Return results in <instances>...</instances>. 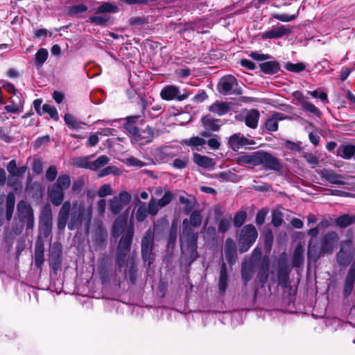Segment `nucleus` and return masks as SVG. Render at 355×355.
Wrapping results in <instances>:
<instances>
[{"mask_svg": "<svg viewBox=\"0 0 355 355\" xmlns=\"http://www.w3.org/2000/svg\"><path fill=\"white\" fill-rule=\"evenodd\" d=\"M48 195L51 202L54 206H60L61 208L58 214L57 227L60 230H64L67 224L68 229L74 230L81 225L86 212L85 206L81 202L70 200L64 202L65 192L53 186L48 190Z\"/></svg>", "mask_w": 355, "mask_h": 355, "instance_id": "f257e3e1", "label": "nucleus"}, {"mask_svg": "<svg viewBox=\"0 0 355 355\" xmlns=\"http://www.w3.org/2000/svg\"><path fill=\"white\" fill-rule=\"evenodd\" d=\"M339 239L338 234L331 230L321 237L320 245L315 239L309 240L307 249L309 261L316 262L321 257L333 254Z\"/></svg>", "mask_w": 355, "mask_h": 355, "instance_id": "f03ea898", "label": "nucleus"}, {"mask_svg": "<svg viewBox=\"0 0 355 355\" xmlns=\"http://www.w3.org/2000/svg\"><path fill=\"white\" fill-rule=\"evenodd\" d=\"M24 227H26V234L33 232L35 227V216L31 205L27 201L21 200L17 205V212L11 232L16 236L19 235Z\"/></svg>", "mask_w": 355, "mask_h": 355, "instance_id": "7ed1b4c3", "label": "nucleus"}, {"mask_svg": "<svg viewBox=\"0 0 355 355\" xmlns=\"http://www.w3.org/2000/svg\"><path fill=\"white\" fill-rule=\"evenodd\" d=\"M134 236V228L129 226L121 236L116 250V265L118 270L121 272L128 259Z\"/></svg>", "mask_w": 355, "mask_h": 355, "instance_id": "20e7f679", "label": "nucleus"}, {"mask_svg": "<svg viewBox=\"0 0 355 355\" xmlns=\"http://www.w3.org/2000/svg\"><path fill=\"white\" fill-rule=\"evenodd\" d=\"M198 239L196 236L180 235L182 259L187 266H190L199 257Z\"/></svg>", "mask_w": 355, "mask_h": 355, "instance_id": "39448f33", "label": "nucleus"}, {"mask_svg": "<svg viewBox=\"0 0 355 355\" xmlns=\"http://www.w3.org/2000/svg\"><path fill=\"white\" fill-rule=\"evenodd\" d=\"M347 239L339 244V251L336 254V261L340 266H348L354 256L352 231L348 230Z\"/></svg>", "mask_w": 355, "mask_h": 355, "instance_id": "423d86ee", "label": "nucleus"}, {"mask_svg": "<svg viewBox=\"0 0 355 355\" xmlns=\"http://www.w3.org/2000/svg\"><path fill=\"white\" fill-rule=\"evenodd\" d=\"M155 233L151 229H148L141 239V251L142 259L148 262L149 266L153 263L155 254L153 252L155 248Z\"/></svg>", "mask_w": 355, "mask_h": 355, "instance_id": "0eeeda50", "label": "nucleus"}, {"mask_svg": "<svg viewBox=\"0 0 355 355\" xmlns=\"http://www.w3.org/2000/svg\"><path fill=\"white\" fill-rule=\"evenodd\" d=\"M257 236V230L253 225L248 224L243 226L239 238V250L240 253L248 251L256 241Z\"/></svg>", "mask_w": 355, "mask_h": 355, "instance_id": "6e6552de", "label": "nucleus"}, {"mask_svg": "<svg viewBox=\"0 0 355 355\" xmlns=\"http://www.w3.org/2000/svg\"><path fill=\"white\" fill-rule=\"evenodd\" d=\"M189 218H184L182 221L181 236H196L198 233L195 232L193 227H199L202 222V216L200 211L194 210L190 212Z\"/></svg>", "mask_w": 355, "mask_h": 355, "instance_id": "1a4fd4ad", "label": "nucleus"}, {"mask_svg": "<svg viewBox=\"0 0 355 355\" xmlns=\"http://www.w3.org/2000/svg\"><path fill=\"white\" fill-rule=\"evenodd\" d=\"M131 200L132 196L128 191H121L109 200V209L112 214L117 215L125 206L130 203Z\"/></svg>", "mask_w": 355, "mask_h": 355, "instance_id": "9d476101", "label": "nucleus"}, {"mask_svg": "<svg viewBox=\"0 0 355 355\" xmlns=\"http://www.w3.org/2000/svg\"><path fill=\"white\" fill-rule=\"evenodd\" d=\"M259 165H263L266 170H272L276 172H281L282 164L280 160L272 154L260 150Z\"/></svg>", "mask_w": 355, "mask_h": 355, "instance_id": "9b49d317", "label": "nucleus"}, {"mask_svg": "<svg viewBox=\"0 0 355 355\" xmlns=\"http://www.w3.org/2000/svg\"><path fill=\"white\" fill-rule=\"evenodd\" d=\"M238 85V81L233 76H226L222 78L218 85V92L223 94L227 95L230 94H241V89L233 90L234 86Z\"/></svg>", "mask_w": 355, "mask_h": 355, "instance_id": "f8f14e48", "label": "nucleus"}, {"mask_svg": "<svg viewBox=\"0 0 355 355\" xmlns=\"http://www.w3.org/2000/svg\"><path fill=\"white\" fill-rule=\"evenodd\" d=\"M53 214L49 205H46L42 210V218L40 224L42 233L44 238H48L52 232Z\"/></svg>", "mask_w": 355, "mask_h": 355, "instance_id": "ddd939ff", "label": "nucleus"}, {"mask_svg": "<svg viewBox=\"0 0 355 355\" xmlns=\"http://www.w3.org/2000/svg\"><path fill=\"white\" fill-rule=\"evenodd\" d=\"M62 251L61 245L55 243L49 250V264L51 269L57 271L61 268Z\"/></svg>", "mask_w": 355, "mask_h": 355, "instance_id": "4468645a", "label": "nucleus"}, {"mask_svg": "<svg viewBox=\"0 0 355 355\" xmlns=\"http://www.w3.org/2000/svg\"><path fill=\"white\" fill-rule=\"evenodd\" d=\"M160 96L162 99L166 101H171L176 99L179 101L187 99L189 97L187 93L182 94H180V89L175 85H166L165 86L160 92Z\"/></svg>", "mask_w": 355, "mask_h": 355, "instance_id": "2eb2a0df", "label": "nucleus"}, {"mask_svg": "<svg viewBox=\"0 0 355 355\" xmlns=\"http://www.w3.org/2000/svg\"><path fill=\"white\" fill-rule=\"evenodd\" d=\"M316 171L323 180L330 184L338 185L345 184L344 176L336 173V171L332 169L322 168L321 170H317Z\"/></svg>", "mask_w": 355, "mask_h": 355, "instance_id": "dca6fc26", "label": "nucleus"}, {"mask_svg": "<svg viewBox=\"0 0 355 355\" xmlns=\"http://www.w3.org/2000/svg\"><path fill=\"white\" fill-rule=\"evenodd\" d=\"M44 261V241L41 234H39L35 241L34 250L35 266L37 269L42 270Z\"/></svg>", "mask_w": 355, "mask_h": 355, "instance_id": "f3484780", "label": "nucleus"}, {"mask_svg": "<svg viewBox=\"0 0 355 355\" xmlns=\"http://www.w3.org/2000/svg\"><path fill=\"white\" fill-rule=\"evenodd\" d=\"M291 269L284 263H279L277 267L278 285L283 288H287L290 284Z\"/></svg>", "mask_w": 355, "mask_h": 355, "instance_id": "a211bd4d", "label": "nucleus"}, {"mask_svg": "<svg viewBox=\"0 0 355 355\" xmlns=\"http://www.w3.org/2000/svg\"><path fill=\"white\" fill-rule=\"evenodd\" d=\"M270 259L268 257H263L259 266L257 279L263 286L268 281L269 277Z\"/></svg>", "mask_w": 355, "mask_h": 355, "instance_id": "6ab92c4d", "label": "nucleus"}, {"mask_svg": "<svg viewBox=\"0 0 355 355\" xmlns=\"http://www.w3.org/2000/svg\"><path fill=\"white\" fill-rule=\"evenodd\" d=\"M132 135L135 139L140 143V144H144L150 142L155 137L154 128L150 126H147L146 130H140L137 128V131L135 133H130Z\"/></svg>", "mask_w": 355, "mask_h": 355, "instance_id": "aec40b11", "label": "nucleus"}, {"mask_svg": "<svg viewBox=\"0 0 355 355\" xmlns=\"http://www.w3.org/2000/svg\"><path fill=\"white\" fill-rule=\"evenodd\" d=\"M225 255L227 261L229 264H234L238 259L236 245L235 241L231 239L227 238L225 243Z\"/></svg>", "mask_w": 355, "mask_h": 355, "instance_id": "412c9836", "label": "nucleus"}, {"mask_svg": "<svg viewBox=\"0 0 355 355\" xmlns=\"http://www.w3.org/2000/svg\"><path fill=\"white\" fill-rule=\"evenodd\" d=\"M127 224V216L125 215H120L113 223L112 229V236L114 239H118L120 236H122L126 231L125 229Z\"/></svg>", "mask_w": 355, "mask_h": 355, "instance_id": "4be33fe9", "label": "nucleus"}, {"mask_svg": "<svg viewBox=\"0 0 355 355\" xmlns=\"http://www.w3.org/2000/svg\"><path fill=\"white\" fill-rule=\"evenodd\" d=\"M252 144V141H250L241 133L232 135L228 141V144L233 150H237L244 146L250 145Z\"/></svg>", "mask_w": 355, "mask_h": 355, "instance_id": "5701e85b", "label": "nucleus"}, {"mask_svg": "<svg viewBox=\"0 0 355 355\" xmlns=\"http://www.w3.org/2000/svg\"><path fill=\"white\" fill-rule=\"evenodd\" d=\"M257 263H254L253 260H250L249 261H245L241 263V278L244 282L245 284H246L248 282H250L254 273V268Z\"/></svg>", "mask_w": 355, "mask_h": 355, "instance_id": "b1692460", "label": "nucleus"}, {"mask_svg": "<svg viewBox=\"0 0 355 355\" xmlns=\"http://www.w3.org/2000/svg\"><path fill=\"white\" fill-rule=\"evenodd\" d=\"M291 33L290 28H286L285 26H280L277 28H273L262 35L263 39H277L282 37L284 35H289Z\"/></svg>", "mask_w": 355, "mask_h": 355, "instance_id": "393cba45", "label": "nucleus"}, {"mask_svg": "<svg viewBox=\"0 0 355 355\" xmlns=\"http://www.w3.org/2000/svg\"><path fill=\"white\" fill-rule=\"evenodd\" d=\"M260 150L255 151L250 155H242L237 157V163L241 166L247 164L252 166L259 165Z\"/></svg>", "mask_w": 355, "mask_h": 355, "instance_id": "a878e982", "label": "nucleus"}, {"mask_svg": "<svg viewBox=\"0 0 355 355\" xmlns=\"http://www.w3.org/2000/svg\"><path fill=\"white\" fill-rule=\"evenodd\" d=\"M355 282V266H352L346 276L345 286L343 288V294L345 297L351 295Z\"/></svg>", "mask_w": 355, "mask_h": 355, "instance_id": "bb28decb", "label": "nucleus"}, {"mask_svg": "<svg viewBox=\"0 0 355 355\" xmlns=\"http://www.w3.org/2000/svg\"><path fill=\"white\" fill-rule=\"evenodd\" d=\"M128 270L125 271V278L128 279L132 284H135L137 281V266L133 257L128 258L126 261Z\"/></svg>", "mask_w": 355, "mask_h": 355, "instance_id": "cd10ccee", "label": "nucleus"}, {"mask_svg": "<svg viewBox=\"0 0 355 355\" xmlns=\"http://www.w3.org/2000/svg\"><path fill=\"white\" fill-rule=\"evenodd\" d=\"M260 70L265 74L273 75L280 71V64L275 60H270L259 64Z\"/></svg>", "mask_w": 355, "mask_h": 355, "instance_id": "c85d7f7f", "label": "nucleus"}, {"mask_svg": "<svg viewBox=\"0 0 355 355\" xmlns=\"http://www.w3.org/2000/svg\"><path fill=\"white\" fill-rule=\"evenodd\" d=\"M355 155V145L344 144L338 146L336 155L345 159H350Z\"/></svg>", "mask_w": 355, "mask_h": 355, "instance_id": "c756f323", "label": "nucleus"}, {"mask_svg": "<svg viewBox=\"0 0 355 355\" xmlns=\"http://www.w3.org/2000/svg\"><path fill=\"white\" fill-rule=\"evenodd\" d=\"M201 121L207 130L216 132L220 129V119H214L210 115L203 116Z\"/></svg>", "mask_w": 355, "mask_h": 355, "instance_id": "7c9ffc66", "label": "nucleus"}, {"mask_svg": "<svg viewBox=\"0 0 355 355\" xmlns=\"http://www.w3.org/2000/svg\"><path fill=\"white\" fill-rule=\"evenodd\" d=\"M209 110L219 116H223L230 112V105L226 102L216 101L209 107Z\"/></svg>", "mask_w": 355, "mask_h": 355, "instance_id": "2f4dec72", "label": "nucleus"}, {"mask_svg": "<svg viewBox=\"0 0 355 355\" xmlns=\"http://www.w3.org/2000/svg\"><path fill=\"white\" fill-rule=\"evenodd\" d=\"M6 169L9 173V175L19 176L22 178L27 171V166H22L17 167L15 159H12L6 166Z\"/></svg>", "mask_w": 355, "mask_h": 355, "instance_id": "473e14b6", "label": "nucleus"}, {"mask_svg": "<svg viewBox=\"0 0 355 355\" xmlns=\"http://www.w3.org/2000/svg\"><path fill=\"white\" fill-rule=\"evenodd\" d=\"M10 105H6L4 109L9 113H20L23 111L24 101L18 97V101H15L12 98H8Z\"/></svg>", "mask_w": 355, "mask_h": 355, "instance_id": "72a5a7b5", "label": "nucleus"}, {"mask_svg": "<svg viewBox=\"0 0 355 355\" xmlns=\"http://www.w3.org/2000/svg\"><path fill=\"white\" fill-rule=\"evenodd\" d=\"M193 162L199 166L205 168L213 167L216 164L212 158L201 155L197 153L193 154Z\"/></svg>", "mask_w": 355, "mask_h": 355, "instance_id": "f704fd0d", "label": "nucleus"}, {"mask_svg": "<svg viewBox=\"0 0 355 355\" xmlns=\"http://www.w3.org/2000/svg\"><path fill=\"white\" fill-rule=\"evenodd\" d=\"M228 282V275L227 266L225 263H223L220 266V276L218 279V289L221 293H225Z\"/></svg>", "mask_w": 355, "mask_h": 355, "instance_id": "c9c22d12", "label": "nucleus"}, {"mask_svg": "<svg viewBox=\"0 0 355 355\" xmlns=\"http://www.w3.org/2000/svg\"><path fill=\"white\" fill-rule=\"evenodd\" d=\"M260 114L257 110L253 109L249 111L245 116V123L247 126L254 129L257 127Z\"/></svg>", "mask_w": 355, "mask_h": 355, "instance_id": "e433bc0d", "label": "nucleus"}, {"mask_svg": "<svg viewBox=\"0 0 355 355\" xmlns=\"http://www.w3.org/2000/svg\"><path fill=\"white\" fill-rule=\"evenodd\" d=\"M141 116L140 115H134L128 116L125 120L126 123L124 124L125 129L129 132V133H135L136 131H137V127L136 126V123L138 121H141L142 123L144 121L143 119H140Z\"/></svg>", "mask_w": 355, "mask_h": 355, "instance_id": "4c0bfd02", "label": "nucleus"}, {"mask_svg": "<svg viewBox=\"0 0 355 355\" xmlns=\"http://www.w3.org/2000/svg\"><path fill=\"white\" fill-rule=\"evenodd\" d=\"M71 183L70 176L64 174L60 175L52 186L65 192L70 187Z\"/></svg>", "mask_w": 355, "mask_h": 355, "instance_id": "58836bf2", "label": "nucleus"}, {"mask_svg": "<svg viewBox=\"0 0 355 355\" xmlns=\"http://www.w3.org/2000/svg\"><path fill=\"white\" fill-rule=\"evenodd\" d=\"M15 205V196L13 193H8L6 197V218L7 220L10 221L12 219L14 208Z\"/></svg>", "mask_w": 355, "mask_h": 355, "instance_id": "ea45409f", "label": "nucleus"}, {"mask_svg": "<svg viewBox=\"0 0 355 355\" xmlns=\"http://www.w3.org/2000/svg\"><path fill=\"white\" fill-rule=\"evenodd\" d=\"M335 223L340 228L347 227L355 224V215L343 214L336 219Z\"/></svg>", "mask_w": 355, "mask_h": 355, "instance_id": "a19ab883", "label": "nucleus"}, {"mask_svg": "<svg viewBox=\"0 0 355 355\" xmlns=\"http://www.w3.org/2000/svg\"><path fill=\"white\" fill-rule=\"evenodd\" d=\"M304 249L302 245H298L294 251V254L292 259V264L293 267L300 268L304 264Z\"/></svg>", "mask_w": 355, "mask_h": 355, "instance_id": "79ce46f5", "label": "nucleus"}, {"mask_svg": "<svg viewBox=\"0 0 355 355\" xmlns=\"http://www.w3.org/2000/svg\"><path fill=\"white\" fill-rule=\"evenodd\" d=\"M179 201L181 204L185 205L184 209V213L185 214H189L190 212H191L197 202L196 199L191 196H190L189 197L181 196L179 198Z\"/></svg>", "mask_w": 355, "mask_h": 355, "instance_id": "37998d69", "label": "nucleus"}, {"mask_svg": "<svg viewBox=\"0 0 355 355\" xmlns=\"http://www.w3.org/2000/svg\"><path fill=\"white\" fill-rule=\"evenodd\" d=\"M119 11V8L116 5L112 4L110 2H104L98 6L95 11L96 14L103 13H115Z\"/></svg>", "mask_w": 355, "mask_h": 355, "instance_id": "c03bdc74", "label": "nucleus"}, {"mask_svg": "<svg viewBox=\"0 0 355 355\" xmlns=\"http://www.w3.org/2000/svg\"><path fill=\"white\" fill-rule=\"evenodd\" d=\"M206 140L200 137H192L189 139H183L181 144L190 146L191 148H198L206 144Z\"/></svg>", "mask_w": 355, "mask_h": 355, "instance_id": "a18cd8bd", "label": "nucleus"}, {"mask_svg": "<svg viewBox=\"0 0 355 355\" xmlns=\"http://www.w3.org/2000/svg\"><path fill=\"white\" fill-rule=\"evenodd\" d=\"M65 123L72 129H80L86 124L82 121H78L73 116L66 114L64 116Z\"/></svg>", "mask_w": 355, "mask_h": 355, "instance_id": "49530a36", "label": "nucleus"}, {"mask_svg": "<svg viewBox=\"0 0 355 355\" xmlns=\"http://www.w3.org/2000/svg\"><path fill=\"white\" fill-rule=\"evenodd\" d=\"M110 162V159L106 155H101L96 160L91 162V170L97 171L98 169L104 167Z\"/></svg>", "mask_w": 355, "mask_h": 355, "instance_id": "de8ad7c7", "label": "nucleus"}, {"mask_svg": "<svg viewBox=\"0 0 355 355\" xmlns=\"http://www.w3.org/2000/svg\"><path fill=\"white\" fill-rule=\"evenodd\" d=\"M107 234L105 231L100 230L95 234L94 244L98 248H103L106 245Z\"/></svg>", "mask_w": 355, "mask_h": 355, "instance_id": "09e8293b", "label": "nucleus"}, {"mask_svg": "<svg viewBox=\"0 0 355 355\" xmlns=\"http://www.w3.org/2000/svg\"><path fill=\"white\" fill-rule=\"evenodd\" d=\"M137 201L140 204V206L136 212V220L138 222H143L146 218L148 212L145 203L142 202L139 199H137Z\"/></svg>", "mask_w": 355, "mask_h": 355, "instance_id": "8fccbe9b", "label": "nucleus"}, {"mask_svg": "<svg viewBox=\"0 0 355 355\" xmlns=\"http://www.w3.org/2000/svg\"><path fill=\"white\" fill-rule=\"evenodd\" d=\"M247 218V213L245 211L241 210L236 213L233 223L235 227H241Z\"/></svg>", "mask_w": 355, "mask_h": 355, "instance_id": "3c124183", "label": "nucleus"}, {"mask_svg": "<svg viewBox=\"0 0 355 355\" xmlns=\"http://www.w3.org/2000/svg\"><path fill=\"white\" fill-rule=\"evenodd\" d=\"M49 53L46 49H40L35 54V63L41 67L48 58Z\"/></svg>", "mask_w": 355, "mask_h": 355, "instance_id": "603ef678", "label": "nucleus"}, {"mask_svg": "<svg viewBox=\"0 0 355 355\" xmlns=\"http://www.w3.org/2000/svg\"><path fill=\"white\" fill-rule=\"evenodd\" d=\"M302 107L305 112L311 113L315 116L320 117L321 115V112L320 110L311 102L307 101L306 102H303Z\"/></svg>", "mask_w": 355, "mask_h": 355, "instance_id": "864d4df0", "label": "nucleus"}, {"mask_svg": "<svg viewBox=\"0 0 355 355\" xmlns=\"http://www.w3.org/2000/svg\"><path fill=\"white\" fill-rule=\"evenodd\" d=\"M178 236V228L176 225H174L173 223L171 225L169 234H168V248H173L175 246L176 239Z\"/></svg>", "mask_w": 355, "mask_h": 355, "instance_id": "5fc2aeb1", "label": "nucleus"}, {"mask_svg": "<svg viewBox=\"0 0 355 355\" xmlns=\"http://www.w3.org/2000/svg\"><path fill=\"white\" fill-rule=\"evenodd\" d=\"M87 9V6L84 4L74 5L73 6L69 7L68 15L71 17H73L86 12Z\"/></svg>", "mask_w": 355, "mask_h": 355, "instance_id": "6e6d98bb", "label": "nucleus"}, {"mask_svg": "<svg viewBox=\"0 0 355 355\" xmlns=\"http://www.w3.org/2000/svg\"><path fill=\"white\" fill-rule=\"evenodd\" d=\"M89 22L99 26H106L110 20V17L104 16H92L89 19Z\"/></svg>", "mask_w": 355, "mask_h": 355, "instance_id": "4d7b16f0", "label": "nucleus"}, {"mask_svg": "<svg viewBox=\"0 0 355 355\" xmlns=\"http://www.w3.org/2000/svg\"><path fill=\"white\" fill-rule=\"evenodd\" d=\"M42 110L43 114H49L51 118L55 121H58L59 119L57 109L54 106L49 104H44L42 106Z\"/></svg>", "mask_w": 355, "mask_h": 355, "instance_id": "13d9d810", "label": "nucleus"}, {"mask_svg": "<svg viewBox=\"0 0 355 355\" xmlns=\"http://www.w3.org/2000/svg\"><path fill=\"white\" fill-rule=\"evenodd\" d=\"M17 177L9 175L8 178V186L12 188L15 191L22 189L21 182L17 179Z\"/></svg>", "mask_w": 355, "mask_h": 355, "instance_id": "bf43d9fd", "label": "nucleus"}, {"mask_svg": "<svg viewBox=\"0 0 355 355\" xmlns=\"http://www.w3.org/2000/svg\"><path fill=\"white\" fill-rule=\"evenodd\" d=\"M285 68L289 71L299 73L305 69V65L303 63L293 64L288 62L286 64Z\"/></svg>", "mask_w": 355, "mask_h": 355, "instance_id": "052dcab7", "label": "nucleus"}, {"mask_svg": "<svg viewBox=\"0 0 355 355\" xmlns=\"http://www.w3.org/2000/svg\"><path fill=\"white\" fill-rule=\"evenodd\" d=\"M159 208L160 207L158 202H156L155 199L154 198H152L148 205L147 210L148 214L151 216L157 215Z\"/></svg>", "mask_w": 355, "mask_h": 355, "instance_id": "680f3d73", "label": "nucleus"}, {"mask_svg": "<svg viewBox=\"0 0 355 355\" xmlns=\"http://www.w3.org/2000/svg\"><path fill=\"white\" fill-rule=\"evenodd\" d=\"M299 10L294 15H288L287 14H273L272 17L281 21L288 22L294 20L298 16Z\"/></svg>", "mask_w": 355, "mask_h": 355, "instance_id": "e2e57ef3", "label": "nucleus"}, {"mask_svg": "<svg viewBox=\"0 0 355 355\" xmlns=\"http://www.w3.org/2000/svg\"><path fill=\"white\" fill-rule=\"evenodd\" d=\"M173 198V194L171 191H168L165 192L163 197L157 201L159 203V207L162 208V207H166L168 204H170L171 202L172 201Z\"/></svg>", "mask_w": 355, "mask_h": 355, "instance_id": "0e129e2a", "label": "nucleus"}, {"mask_svg": "<svg viewBox=\"0 0 355 355\" xmlns=\"http://www.w3.org/2000/svg\"><path fill=\"white\" fill-rule=\"evenodd\" d=\"M231 226V218H223L218 223V232L225 233Z\"/></svg>", "mask_w": 355, "mask_h": 355, "instance_id": "69168bd1", "label": "nucleus"}, {"mask_svg": "<svg viewBox=\"0 0 355 355\" xmlns=\"http://www.w3.org/2000/svg\"><path fill=\"white\" fill-rule=\"evenodd\" d=\"M303 157L311 165V168H315L319 163L318 158L312 153H306L303 155Z\"/></svg>", "mask_w": 355, "mask_h": 355, "instance_id": "338daca9", "label": "nucleus"}, {"mask_svg": "<svg viewBox=\"0 0 355 355\" xmlns=\"http://www.w3.org/2000/svg\"><path fill=\"white\" fill-rule=\"evenodd\" d=\"M265 125H266V128L268 131H270V132L277 131L278 129L277 119L275 118H273V117L268 119L266 121Z\"/></svg>", "mask_w": 355, "mask_h": 355, "instance_id": "774afa93", "label": "nucleus"}]
</instances>
